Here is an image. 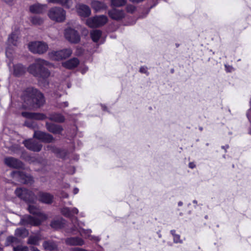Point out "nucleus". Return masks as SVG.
<instances>
[{
    "label": "nucleus",
    "instance_id": "7c9ffc66",
    "mask_svg": "<svg viewBox=\"0 0 251 251\" xmlns=\"http://www.w3.org/2000/svg\"><path fill=\"white\" fill-rule=\"evenodd\" d=\"M67 8H70L73 6L72 0H59L58 3Z\"/></svg>",
    "mask_w": 251,
    "mask_h": 251
},
{
    "label": "nucleus",
    "instance_id": "7ed1b4c3",
    "mask_svg": "<svg viewBox=\"0 0 251 251\" xmlns=\"http://www.w3.org/2000/svg\"><path fill=\"white\" fill-rule=\"evenodd\" d=\"M28 210L30 213L38 215L41 218V220L31 216H27L25 218V221L27 224L38 226L41 224L42 221L47 218V216L45 214L41 213L38 209L33 205H29Z\"/></svg>",
    "mask_w": 251,
    "mask_h": 251
},
{
    "label": "nucleus",
    "instance_id": "b1692460",
    "mask_svg": "<svg viewBox=\"0 0 251 251\" xmlns=\"http://www.w3.org/2000/svg\"><path fill=\"white\" fill-rule=\"evenodd\" d=\"M49 119L57 123H62L65 120L64 117L59 113H54L49 115Z\"/></svg>",
    "mask_w": 251,
    "mask_h": 251
},
{
    "label": "nucleus",
    "instance_id": "412c9836",
    "mask_svg": "<svg viewBox=\"0 0 251 251\" xmlns=\"http://www.w3.org/2000/svg\"><path fill=\"white\" fill-rule=\"evenodd\" d=\"M77 9L78 14L81 17H87L91 14V10L86 5L80 4Z\"/></svg>",
    "mask_w": 251,
    "mask_h": 251
},
{
    "label": "nucleus",
    "instance_id": "39448f33",
    "mask_svg": "<svg viewBox=\"0 0 251 251\" xmlns=\"http://www.w3.org/2000/svg\"><path fill=\"white\" fill-rule=\"evenodd\" d=\"M28 49L33 53L43 54L48 49L47 43L42 41L31 42L28 44Z\"/></svg>",
    "mask_w": 251,
    "mask_h": 251
},
{
    "label": "nucleus",
    "instance_id": "a19ab883",
    "mask_svg": "<svg viewBox=\"0 0 251 251\" xmlns=\"http://www.w3.org/2000/svg\"><path fill=\"white\" fill-rule=\"evenodd\" d=\"M71 217L73 216L75 214H77L78 213V210L76 208H73L71 209Z\"/></svg>",
    "mask_w": 251,
    "mask_h": 251
},
{
    "label": "nucleus",
    "instance_id": "f8f14e48",
    "mask_svg": "<svg viewBox=\"0 0 251 251\" xmlns=\"http://www.w3.org/2000/svg\"><path fill=\"white\" fill-rule=\"evenodd\" d=\"M33 137L44 143H51L54 140L51 135L41 131H35Z\"/></svg>",
    "mask_w": 251,
    "mask_h": 251
},
{
    "label": "nucleus",
    "instance_id": "ea45409f",
    "mask_svg": "<svg viewBox=\"0 0 251 251\" xmlns=\"http://www.w3.org/2000/svg\"><path fill=\"white\" fill-rule=\"evenodd\" d=\"M47 151H50L52 152H55L57 151V149L54 146L51 145H48L46 147Z\"/></svg>",
    "mask_w": 251,
    "mask_h": 251
},
{
    "label": "nucleus",
    "instance_id": "6e6552de",
    "mask_svg": "<svg viewBox=\"0 0 251 251\" xmlns=\"http://www.w3.org/2000/svg\"><path fill=\"white\" fill-rule=\"evenodd\" d=\"M106 16L101 15L90 18L86 21V24L90 27H97L102 26L107 22Z\"/></svg>",
    "mask_w": 251,
    "mask_h": 251
},
{
    "label": "nucleus",
    "instance_id": "9b49d317",
    "mask_svg": "<svg viewBox=\"0 0 251 251\" xmlns=\"http://www.w3.org/2000/svg\"><path fill=\"white\" fill-rule=\"evenodd\" d=\"M24 144L27 149L33 151L38 152L42 148V145L40 143L32 139L25 140Z\"/></svg>",
    "mask_w": 251,
    "mask_h": 251
},
{
    "label": "nucleus",
    "instance_id": "9d476101",
    "mask_svg": "<svg viewBox=\"0 0 251 251\" xmlns=\"http://www.w3.org/2000/svg\"><path fill=\"white\" fill-rule=\"evenodd\" d=\"M11 176L13 178L19 179L21 182L26 184H31L34 181L31 176L26 175L23 171H13L11 173Z\"/></svg>",
    "mask_w": 251,
    "mask_h": 251
},
{
    "label": "nucleus",
    "instance_id": "5fc2aeb1",
    "mask_svg": "<svg viewBox=\"0 0 251 251\" xmlns=\"http://www.w3.org/2000/svg\"><path fill=\"white\" fill-rule=\"evenodd\" d=\"M178 206H181L182 205V202L181 201H179L178 203Z\"/></svg>",
    "mask_w": 251,
    "mask_h": 251
},
{
    "label": "nucleus",
    "instance_id": "f704fd0d",
    "mask_svg": "<svg viewBox=\"0 0 251 251\" xmlns=\"http://www.w3.org/2000/svg\"><path fill=\"white\" fill-rule=\"evenodd\" d=\"M61 213L64 216H65L67 217H71V212L70 208L67 207H63L61 209Z\"/></svg>",
    "mask_w": 251,
    "mask_h": 251
},
{
    "label": "nucleus",
    "instance_id": "72a5a7b5",
    "mask_svg": "<svg viewBox=\"0 0 251 251\" xmlns=\"http://www.w3.org/2000/svg\"><path fill=\"white\" fill-rule=\"evenodd\" d=\"M126 0H111V4L116 7L122 6L126 4Z\"/></svg>",
    "mask_w": 251,
    "mask_h": 251
},
{
    "label": "nucleus",
    "instance_id": "0eeeda50",
    "mask_svg": "<svg viewBox=\"0 0 251 251\" xmlns=\"http://www.w3.org/2000/svg\"><path fill=\"white\" fill-rule=\"evenodd\" d=\"M72 53V50L71 49H65L58 51H51L48 54L52 60H60L70 57Z\"/></svg>",
    "mask_w": 251,
    "mask_h": 251
},
{
    "label": "nucleus",
    "instance_id": "a18cd8bd",
    "mask_svg": "<svg viewBox=\"0 0 251 251\" xmlns=\"http://www.w3.org/2000/svg\"><path fill=\"white\" fill-rule=\"evenodd\" d=\"M225 67L227 72H231L233 69L232 67L230 66L227 67V65H225Z\"/></svg>",
    "mask_w": 251,
    "mask_h": 251
},
{
    "label": "nucleus",
    "instance_id": "ddd939ff",
    "mask_svg": "<svg viewBox=\"0 0 251 251\" xmlns=\"http://www.w3.org/2000/svg\"><path fill=\"white\" fill-rule=\"evenodd\" d=\"M4 161L7 166L11 168H22L23 167V164L21 161L12 157L5 158Z\"/></svg>",
    "mask_w": 251,
    "mask_h": 251
},
{
    "label": "nucleus",
    "instance_id": "4be33fe9",
    "mask_svg": "<svg viewBox=\"0 0 251 251\" xmlns=\"http://www.w3.org/2000/svg\"><path fill=\"white\" fill-rule=\"evenodd\" d=\"M79 60L76 58H73L62 63V66L67 69H72L75 68L79 64Z\"/></svg>",
    "mask_w": 251,
    "mask_h": 251
},
{
    "label": "nucleus",
    "instance_id": "5701e85b",
    "mask_svg": "<svg viewBox=\"0 0 251 251\" xmlns=\"http://www.w3.org/2000/svg\"><path fill=\"white\" fill-rule=\"evenodd\" d=\"M13 74L16 76H19L25 74L26 68L21 64H16L13 66Z\"/></svg>",
    "mask_w": 251,
    "mask_h": 251
},
{
    "label": "nucleus",
    "instance_id": "09e8293b",
    "mask_svg": "<svg viewBox=\"0 0 251 251\" xmlns=\"http://www.w3.org/2000/svg\"><path fill=\"white\" fill-rule=\"evenodd\" d=\"M30 250L31 251H40L37 248L34 247H30Z\"/></svg>",
    "mask_w": 251,
    "mask_h": 251
},
{
    "label": "nucleus",
    "instance_id": "864d4df0",
    "mask_svg": "<svg viewBox=\"0 0 251 251\" xmlns=\"http://www.w3.org/2000/svg\"><path fill=\"white\" fill-rule=\"evenodd\" d=\"M222 148L226 150V149L228 148V145H226L225 146H223Z\"/></svg>",
    "mask_w": 251,
    "mask_h": 251
},
{
    "label": "nucleus",
    "instance_id": "de8ad7c7",
    "mask_svg": "<svg viewBox=\"0 0 251 251\" xmlns=\"http://www.w3.org/2000/svg\"><path fill=\"white\" fill-rule=\"evenodd\" d=\"M189 167L191 169H193L195 167V165L193 162H190L189 164Z\"/></svg>",
    "mask_w": 251,
    "mask_h": 251
},
{
    "label": "nucleus",
    "instance_id": "49530a36",
    "mask_svg": "<svg viewBox=\"0 0 251 251\" xmlns=\"http://www.w3.org/2000/svg\"><path fill=\"white\" fill-rule=\"evenodd\" d=\"M59 0H48L49 2H51L53 3H58Z\"/></svg>",
    "mask_w": 251,
    "mask_h": 251
},
{
    "label": "nucleus",
    "instance_id": "8fccbe9b",
    "mask_svg": "<svg viewBox=\"0 0 251 251\" xmlns=\"http://www.w3.org/2000/svg\"><path fill=\"white\" fill-rule=\"evenodd\" d=\"M78 191H79V190H78V188H74V190H73V193H74V194H77V193H78Z\"/></svg>",
    "mask_w": 251,
    "mask_h": 251
},
{
    "label": "nucleus",
    "instance_id": "f3484780",
    "mask_svg": "<svg viewBox=\"0 0 251 251\" xmlns=\"http://www.w3.org/2000/svg\"><path fill=\"white\" fill-rule=\"evenodd\" d=\"M46 127L48 131L54 134H60L63 129L61 126L46 122Z\"/></svg>",
    "mask_w": 251,
    "mask_h": 251
},
{
    "label": "nucleus",
    "instance_id": "79ce46f5",
    "mask_svg": "<svg viewBox=\"0 0 251 251\" xmlns=\"http://www.w3.org/2000/svg\"><path fill=\"white\" fill-rule=\"evenodd\" d=\"M16 238L12 237V236H9L7 238V241L9 242V243H12L14 242L16 240Z\"/></svg>",
    "mask_w": 251,
    "mask_h": 251
},
{
    "label": "nucleus",
    "instance_id": "473e14b6",
    "mask_svg": "<svg viewBox=\"0 0 251 251\" xmlns=\"http://www.w3.org/2000/svg\"><path fill=\"white\" fill-rule=\"evenodd\" d=\"M28 234L25 228H18L15 230V234L20 237H25Z\"/></svg>",
    "mask_w": 251,
    "mask_h": 251
},
{
    "label": "nucleus",
    "instance_id": "1a4fd4ad",
    "mask_svg": "<svg viewBox=\"0 0 251 251\" xmlns=\"http://www.w3.org/2000/svg\"><path fill=\"white\" fill-rule=\"evenodd\" d=\"M64 36L65 38L71 43H78L80 40V36L78 32L71 27L65 30Z\"/></svg>",
    "mask_w": 251,
    "mask_h": 251
},
{
    "label": "nucleus",
    "instance_id": "37998d69",
    "mask_svg": "<svg viewBox=\"0 0 251 251\" xmlns=\"http://www.w3.org/2000/svg\"><path fill=\"white\" fill-rule=\"evenodd\" d=\"M71 251H88L85 249L79 248H74L71 250Z\"/></svg>",
    "mask_w": 251,
    "mask_h": 251
},
{
    "label": "nucleus",
    "instance_id": "c03bdc74",
    "mask_svg": "<svg viewBox=\"0 0 251 251\" xmlns=\"http://www.w3.org/2000/svg\"><path fill=\"white\" fill-rule=\"evenodd\" d=\"M140 72L142 73H146L147 72V68L145 67H141L140 68Z\"/></svg>",
    "mask_w": 251,
    "mask_h": 251
},
{
    "label": "nucleus",
    "instance_id": "2eb2a0df",
    "mask_svg": "<svg viewBox=\"0 0 251 251\" xmlns=\"http://www.w3.org/2000/svg\"><path fill=\"white\" fill-rule=\"evenodd\" d=\"M65 242L66 245L71 246H82L85 243L84 241L78 237L67 238L65 240Z\"/></svg>",
    "mask_w": 251,
    "mask_h": 251
},
{
    "label": "nucleus",
    "instance_id": "c9c22d12",
    "mask_svg": "<svg viewBox=\"0 0 251 251\" xmlns=\"http://www.w3.org/2000/svg\"><path fill=\"white\" fill-rule=\"evenodd\" d=\"M171 232L174 236V241L175 243H182V241L180 239V236L175 234V230H171Z\"/></svg>",
    "mask_w": 251,
    "mask_h": 251
},
{
    "label": "nucleus",
    "instance_id": "aec40b11",
    "mask_svg": "<svg viewBox=\"0 0 251 251\" xmlns=\"http://www.w3.org/2000/svg\"><path fill=\"white\" fill-rule=\"evenodd\" d=\"M108 15L113 20H120L124 17L125 13L123 10L114 8L108 11Z\"/></svg>",
    "mask_w": 251,
    "mask_h": 251
},
{
    "label": "nucleus",
    "instance_id": "dca6fc26",
    "mask_svg": "<svg viewBox=\"0 0 251 251\" xmlns=\"http://www.w3.org/2000/svg\"><path fill=\"white\" fill-rule=\"evenodd\" d=\"M72 222L74 224V226L71 228V232H74L75 231H78L81 235H87L89 236V234L91 232L90 229L85 230L79 227L80 225L77 223V220L76 218H74L72 219Z\"/></svg>",
    "mask_w": 251,
    "mask_h": 251
},
{
    "label": "nucleus",
    "instance_id": "a211bd4d",
    "mask_svg": "<svg viewBox=\"0 0 251 251\" xmlns=\"http://www.w3.org/2000/svg\"><path fill=\"white\" fill-rule=\"evenodd\" d=\"M22 115L24 117L37 120H43L47 118L45 114L39 113L24 112H22Z\"/></svg>",
    "mask_w": 251,
    "mask_h": 251
},
{
    "label": "nucleus",
    "instance_id": "603ef678",
    "mask_svg": "<svg viewBox=\"0 0 251 251\" xmlns=\"http://www.w3.org/2000/svg\"><path fill=\"white\" fill-rule=\"evenodd\" d=\"M5 0V2L8 3V4H12V3L14 0Z\"/></svg>",
    "mask_w": 251,
    "mask_h": 251
},
{
    "label": "nucleus",
    "instance_id": "4468645a",
    "mask_svg": "<svg viewBox=\"0 0 251 251\" xmlns=\"http://www.w3.org/2000/svg\"><path fill=\"white\" fill-rule=\"evenodd\" d=\"M37 198L42 203L50 204L52 202L53 196L47 192H39L37 194Z\"/></svg>",
    "mask_w": 251,
    "mask_h": 251
},
{
    "label": "nucleus",
    "instance_id": "3c124183",
    "mask_svg": "<svg viewBox=\"0 0 251 251\" xmlns=\"http://www.w3.org/2000/svg\"><path fill=\"white\" fill-rule=\"evenodd\" d=\"M62 197L64 198H67L68 197V194L66 193H63L62 194Z\"/></svg>",
    "mask_w": 251,
    "mask_h": 251
},
{
    "label": "nucleus",
    "instance_id": "a878e982",
    "mask_svg": "<svg viewBox=\"0 0 251 251\" xmlns=\"http://www.w3.org/2000/svg\"><path fill=\"white\" fill-rule=\"evenodd\" d=\"M43 246L46 250L52 251L55 250L57 248V244L53 241H45L43 244Z\"/></svg>",
    "mask_w": 251,
    "mask_h": 251
},
{
    "label": "nucleus",
    "instance_id": "6ab92c4d",
    "mask_svg": "<svg viewBox=\"0 0 251 251\" xmlns=\"http://www.w3.org/2000/svg\"><path fill=\"white\" fill-rule=\"evenodd\" d=\"M47 8V6L46 4L35 3L30 6L29 10L32 13L41 14L46 10Z\"/></svg>",
    "mask_w": 251,
    "mask_h": 251
},
{
    "label": "nucleus",
    "instance_id": "2f4dec72",
    "mask_svg": "<svg viewBox=\"0 0 251 251\" xmlns=\"http://www.w3.org/2000/svg\"><path fill=\"white\" fill-rule=\"evenodd\" d=\"M30 22L35 25H41L43 23L44 20L39 16H33L30 19Z\"/></svg>",
    "mask_w": 251,
    "mask_h": 251
},
{
    "label": "nucleus",
    "instance_id": "c85d7f7f",
    "mask_svg": "<svg viewBox=\"0 0 251 251\" xmlns=\"http://www.w3.org/2000/svg\"><path fill=\"white\" fill-rule=\"evenodd\" d=\"M18 37L16 33H12L9 35L8 39V42L10 45L16 46L18 43Z\"/></svg>",
    "mask_w": 251,
    "mask_h": 251
},
{
    "label": "nucleus",
    "instance_id": "e433bc0d",
    "mask_svg": "<svg viewBox=\"0 0 251 251\" xmlns=\"http://www.w3.org/2000/svg\"><path fill=\"white\" fill-rule=\"evenodd\" d=\"M55 107L57 108L61 109L65 107H66L68 106V102L67 101H65L63 102H57L55 105Z\"/></svg>",
    "mask_w": 251,
    "mask_h": 251
},
{
    "label": "nucleus",
    "instance_id": "c756f323",
    "mask_svg": "<svg viewBox=\"0 0 251 251\" xmlns=\"http://www.w3.org/2000/svg\"><path fill=\"white\" fill-rule=\"evenodd\" d=\"M63 222L62 220H57L53 221L50 223V226L51 227L57 229L61 228L63 226Z\"/></svg>",
    "mask_w": 251,
    "mask_h": 251
},
{
    "label": "nucleus",
    "instance_id": "cd10ccee",
    "mask_svg": "<svg viewBox=\"0 0 251 251\" xmlns=\"http://www.w3.org/2000/svg\"><path fill=\"white\" fill-rule=\"evenodd\" d=\"M40 239L37 235L30 236L28 239L27 243L30 245H38Z\"/></svg>",
    "mask_w": 251,
    "mask_h": 251
},
{
    "label": "nucleus",
    "instance_id": "4c0bfd02",
    "mask_svg": "<svg viewBox=\"0 0 251 251\" xmlns=\"http://www.w3.org/2000/svg\"><path fill=\"white\" fill-rule=\"evenodd\" d=\"M14 251H28V249L26 246H18L16 247H14Z\"/></svg>",
    "mask_w": 251,
    "mask_h": 251
},
{
    "label": "nucleus",
    "instance_id": "f257e3e1",
    "mask_svg": "<svg viewBox=\"0 0 251 251\" xmlns=\"http://www.w3.org/2000/svg\"><path fill=\"white\" fill-rule=\"evenodd\" d=\"M22 98L25 106L30 109L39 108L45 102L43 94L32 87L27 88L24 91Z\"/></svg>",
    "mask_w": 251,
    "mask_h": 251
},
{
    "label": "nucleus",
    "instance_id": "58836bf2",
    "mask_svg": "<svg viewBox=\"0 0 251 251\" xmlns=\"http://www.w3.org/2000/svg\"><path fill=\"white\" fill-rule=\"evenodd\" d=\"M126 10L128 12L133 13L135 10V7L132 5H127Z\"/></svg>",
    "mask_w": 251,
    "mask_h": 251
},
{
    "label": "nucleus",
    "instance_id": "393cba45",
    "mask_svg": "<svg viewBox=\"0 0 251 251\" xmlns=\"http://www.w3.org/2000/svg\"><path fill=\"white\" fill-rule=\"evenodd\" d=\"M91 5L96 11H99L107 8V6L104 3L98 0L93 1L91 3Z\"/></svg>",
    "mask_w": 251,
    "mask_h": 251
},
{
    "label": "nucleus",
    "instance_id": "f03ea898",
    "mask_svg": "<svg viewBox=\"0 0 251 251\" xmlns=\"http://www.w3.org/2000/svg\"><path fill=\"white\" fill-rule=\"evenodd\" d=\"M50 65L48 61L38 59L34 64L30 65L28 68V72L34 76L40 78L46 79L50 76V73L45 66Z\"/></svg>",
    "mask_w": 251,
    "mask_h": 251
},
{
    "label": "nucleus",
    "instance_id": "20e7f679",
    "mask_svg": "<svg viewBox=\"0 0 251 251\" xmlns=\"http://www.w3.org/2000/svg\"><path fill=\"white\" fill-rule=\"evenodd\" d=\"M48 16L52 21L63 23L66 20V12L62 8L55 6L49 9Z\"/></svg>",
    "mask_w": 251,
    "mask_h": 251
},
{
    "label": "nucleus",
    "instance_id": "423d86ee",
    "mask_svg": "<svg viewBox=\"0 0 251 251\" xmlns=\"http://www.w3.org/2000/svg\"><path fill=\"white\" fill-rule=\"evenodd\" d=\"M15 193L18 197L28 202H33L35 199V195L32 191L24 188H17Z\"/></svg>",
    "mask_w": 251,
    "mask_h": 251
},
{
    "label": "nucleus",
    "instance_id": "6e6d98bb",
    "mask_svg": "<svg viewBox=\"0 0 251 251\" xmlns=\"http://www.w3.org/2000/svg\"><path fill=\"white\" fill-rule=\"evenodd\" d=\"M193 202H194V203H197V201H196V200L193 201Z\"/></svg>",
    "mask_w": 251,
    "mask_h": 251
},
{
    "label": "nucleus",
    "instance_id": "bb28decb",
    "mask_svg": "<svg viewBox=\"0 0 251 251\" xmlns=\"http://www.w3.org/2000/svg\"><path fill=\"white\" fill-rule=\"evenodd\" d=\"M90 34L93 41L95 42H97L101 35V32L100 30H94L91 32Z\"/></svg>",
    "mask_w": 251,
    "mask_h": 251
}]
</instances>
